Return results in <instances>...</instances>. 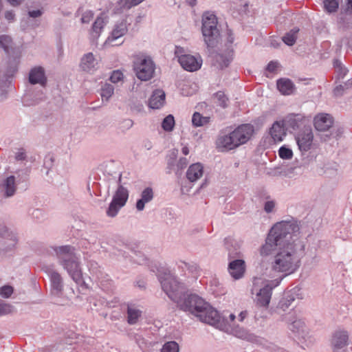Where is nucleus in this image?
<instances>
[{"instance_id": "nucleus-1", "label": "nucleus", "mask_w": 352, "mask_h": 352, "mask_svg": "<svg viewBox=\"0 0 352 352\" xmlns=\"http://www.w3.org/2000/svg\"><path fill=\"white\" fill-rule=\"evenodd\" d=\"M157 276L163 290L172 300L177 302L181 309L190 311L197 317L199 314L204 312L210 306L197 295L192 294L186 298L182 285L169 272L162 273L157 270Z\"/></svg>"}, {"instance_id": "nucleus-2", "label": "nucleus", "mask_w": 352, "mask_h": 352, "mask_svg": "<svg viewBox=\"0 0 352 352\" xmlns=\"http://www.w3.org/2000/svg\"><path fill=\"white\" fill-rule=\"evenodd\" d=\"M298 224L293 221H281L276 223L270 230L265 244L261 249L262 256H268L274 252L279 250L282 245H285L289 240L293 239L296 234L298 232Z\"/></svg>"}, {"instance_id": "nucleus-3", "label": "nucleus", "mask_w": 352, "mask_h": 352, "mask_svg": "<svg viewBox=\"0 0 352 352\" xmlns=\"http://www.w3.org/2000/svg\"><path fill=\"white\" fill-rule=\"evenodd\" d=\"M302 248V243L296 234V236H293V239L289 240L279 248L272 263V270L276 272H292L297 258V252Z\"/></svg>"}, {"instance_id": "nucleus-4", "label": "nucleus", "mask_w": 352, "mask_h": 352, "mask_svg": "<svg viewBox=\"0 0 352 352\" xmlns=\"http://www.w3.org/2000/svg\"><path fill=\"white\" fill-rule=\"evenodd\" d=\"M56 255L61 261L63 267L67 271L72 278L77 284L82 283V274L79 263L74 254V248L70 245H65L54 249Z\"/></svg>"}, {"instance_id": "nucleus-5", "label": "nucleus", "mask_w": 352, "mask_h": 352, "mask_svg": "<svg viewBox=\"0 0 352 352\" xmlns=\"http://www.w3.org/2000/svg\"><path fill=\"white\" fill-rule=\"evenodd\" d=\"M217 19L214 14L206 12L203 16L202 33L208 46L214 44V41L218 35L217 28Z\"/></svg>"}, {"instance_id": "nucleus-6", "label": "nucleus", "mask_w": 352, "mask_h": 352, "mask_svg": "<svg viewBox=\"0 0 352 352\" xmlns=\"http://www.w3.org/2000/svg\"><path fill=\"white\" fill-rule=\"evenodd\" d=\"M134 69L139 79L148 80L153 77L155 65L149 57L140 56L134 63Z\"/></svg>"}, {"instance_id": "nucleus-7", "label": "nucleus", "mask_w": 352, "mask_h": 352, "mask_svg": "<svg viewBox=\"0 0 352 352\" xmlns=\"http://www.w3.org/2000/svg\"><path fill=\"white\" fill-rule=\"evenodd\" d=\"M282 279L283 276H280L275 280H271L260 289L256 296V301L258 305L267 307L269 305L272 296V290L280 284Z\"/></svg>"}, {"instance_id": "nucleus-8", "label": "nucleus", "mask_w": 352, "mask_h": 352, "mask_svg": "<svg viewBox=\"0 0 352 352\" xmlns=\"http://www.w3.org/2000/svg\"><path fill=\"white\" fill-rule=\"evenodd\" d=\"M253 133L254 127L250 124H241L232 132L238 146L246 143Z\"/></svg>"}, {"instance_id": "nucleus-9", "label": "nucleus", "mask_w": 352, "mask_h": 352, "mask_svg": "<svg viewBox=\"0 0 352 352\" xmlns=\"http://www.w3.org/2000/svg\"><path fill=\"white\" fill-rule=\"evenodd\" d=\"M314 135L311 128H305L296 137V140L301 151H307L313 143Z\"/></svg>"}, {"instance_id": "nucleus-10", "label": "nucleus", "mask_w": 352, "mask_h": 352, "mask_svg": "<svg viewBox=\"0 0 352 352\" xmlns=\"http://www.w3.org/2000/svg\"><path fill=\"white\" fill-rule=\"evenodd\" d=\"M349 336L346 331H337L331 338V344L333 352H344L343 349L347 346Z\"/></svg>"}, {"instance_id": "nucleus-11", "label": "nucleus", "mask_w": 352, "mask_h": 352, "mask_svg": "<svg viewBox=\"0 0 352 352\" xmlns=\"http://www.w3.org/2000/svg\"><path fill=\"white\" fill-rule=\"evenodd\" d=\"M197 318H199L201 322L212 326H218L221 320V316L218 311L210 305L205 309L204 312L199 314Z\"/></svg>"}, {"instance_id": "nucleus-12", "label": "nucleus", "mask_w": 352, "mask_h": 352, "mask_svg": "<svg viewBox=\"0 0 352 352\" xmlns=\"http://www.w3.org/2000/svg\"><path fill=\"white\" fill-rule=\"evenodd\" d=\"M314 122L317 131H325L332 126L333 119L328 113H319L315 116Z\"/></svg>"}, {"instance_id": "nucleus-13", "label": "nucleus", "mask_w": 352, "mask_h": 352, "mask_svg": "<svg viewBox=\"0 0 352 352\" xmlns=\"http://www.w3.org/2000/svg\"><path fill=\"white\" fill-rule=\"evenodd\" d=\"M179 63L185 70L194 72L201 67V60L196 58L194 56L188 54L179 57Z\"/></svg>"}, {"instance_id": "nucleus-14", "label": "nucleus", "mask_w": 352, "mask_h": 352, "mask_svg": "<svg viewBox=\"0 0 352 352\" xmlns=\"http://www.w3.org/2000/svg\"><path fill=\"white\" fill-rule=\"evenodd\" d=\"M228 271L234 279L237 280L242 278L245 272V261L241 259L231 261L228 265Z\"/></svg>"}, {"instance_id": "nucleus-15", "label": "nucleus", "mask_w": 352, "mask_h": 352, "mask_svg": "<svg viewBox=\"0 0 352 352\" xmlns=\"http://www.w3.org/2000/svg\"><path fill=\"white\" fill-rule=\"evenodd\" d=\"M270 135L274 142H281L286 135V129L284 121H278L274 123L271 129Z\"/></svg>"}, {"instance_id": "nucleus-16", "label": "nucleus", "mask_w": 352, "mask_h": 352, "mask_svg": "<svg viewBox=\"0 0 352 352\" xmlns=\"http://www.w3.org/2000/svg\"><path fill=\"white\" fill-rule=\"evenodd\" d=\"M29 81L31 84H41L45 85L47 81L44 69L41 67H36L31 69L29 75Z\"/></svg>"}, {"instance_id": "nucleus-17", "label": "nucleus", "mask_w": 352, "mask_h": 352, "mask_svg": "<svg viewBox=\"0 0 352 352\" xmlns=\"http://www.w3.org/2000/svg\"><path fill=\"white\" fill-rule=\"evenodd\" d=\"M217 146L221 148L222 151L232 150L238 147L232 133L221 136L217 140Z\"/></svg>"}, {"instance_id": "nucleus-18", "label": "nucleus", "mask_w": 352, "mask_h": 352, "mask_svg": "<svg viewBox=\"0 0 352 352\" xmlns=\"http://www.w3.org/2000/svg\"><path fill=\"white\" fill-rule=\"evenodd\" d=\"M165 102V93L162 90L157 89L153 91L149 99L148 105L151 109H160Z\"/></svg>"}, {"instance_id": "nucleus-19", "label": "nucleus", "mask_w": 352, "mask_h": 352, "mask_svg": "<svg viewBox=\"0 0 352 352\" xmlns=\"http://www.w3.org/2000/svg\"><path fill=\"white\" fill-rule=\"evenodd\" d=\"M204 173V167L200 163L192 164L188 168L186 177L188 179L192 182L197 181L201 178Z\"/></svg>"}, {"instance_id": "nucleus-20", "label": "nucleus", "mask_w": 352, "mask_h": 352, "mask_svg": "<svg viewBox=\"0 0 352 352\" xmlns=\"http://www.w3.org/2000/svg\"><path fill=\"white\" fill-rule=\"evenodd\" d=\"M276 86L283 95H290L293 94L295 89L294 83L288 78H280L278 80Z\"/></svg>"}, {"instance_id": "nucleus-21", "label": "nucleus", "mask_w": 352, "mask_h": 352, "mask_svg": "<svg viewBox=\"0 0 352 352\" xmlns=\"http://www.w3.org/2000/svg\"><path fill=\"white\" fill-rule=\"evenodd\" d=\"M129 198V192L127 189L124 188L122 186H120L115 195L113 197L112 201L116 204H119L121 206H124Z\"/></svg>"}, {"instance_id": "nucleus-22", "label": "nucleus", "mask_w": 352, "mask_h": 352, "mask_svg": "<svg viewBox=\"0 0 352 352\" xmlns=\"http://www.w3.org/2000/svg\"><path fill=\"white\" fill-rule=\"evenodd\" d=\"M153 192L151 188H146L142 192V197L136 203V208L141 211L144 208L145 204L152 200Z\"/></svg>"}, {"instance_id": "nucleus-23", "label": "nucleus", "mask_w": 352, "mask_h": 352, "mask_svg": "<svg viewBox=\"0 0 352 352\" xmlns=\"http://www.w3.org/2000/svg\"><path fill=\"white\" fill-rule=\"evenodd\" d=\"M127 32L126 24L125 22L122 21L117 24L111 32V36L108 38L109 42H112L118 38L124 36Z\"/></svg>"}, {"instance_id": "nucleus-24", "label": "nucleus", "mask_w": 352, "mask_h": 352, "mask_svg": "<svg viewBox=\"0 0 352 352\" xmlns=\"http://www.w3.org/2000/svg\"><path fill=\"white\" fill-rule=\"evenodd\" d=\"M96 64V62L94 57L93 54L88 53L82 57L81 60L80 67L83 70L89 72L93 68H94Z\"/></svg>"}, {"instance_id": "nucleus-25", "label": "nucleus", "mask_w": 352, "mask_h": 352, "mask_svg": "<svg viewBox=\"0 0 352 352\" xmlns=\"http://www.w3.org/2000/svg\"><path fill=\"white\" fill-rule=\"evenodd\" d=\"M128 322L131 324H135L141 316V311L133 307H128L127 309Z\"/></svg>"}, {"instance_id": "nucleus-26", "label": "nucleus", "mask_w": 352, "mask_h": 352, "mask_svg": "<svg viewBox=\"0 0 352 352\" xmlns=\"http://www.w3.org/2000/svg\"><path fill=\"white\" fill-rule=\"evenodd\" d=\"M6 194L7 197L12 196L15 192V178L14 176L8 177L5 182Z\"/></svg>"}, {"instance_id": "nucleus-27", "label": "nucleus", "mask_w": 352, "mask_h": 352, "mask_svg": "<svg viewBox=\"0 0 352 352\" xmlns=\"http://www.w3.org/2000/svg\"><path fill=\"white\" fill-rule=\"evenodd\" d=\"M210 121L209 117H204L202 116L199 113L195 112L192 118V122L193 125L195 126H203L207 123H208Z\"/></svg>"}, {"instance_id": "nucleus-28", "label": "nucleus", "mask_w": 352, "mask_h": 352, "mask_svg": "<svg viewBox=\"0 0 352 352\" xmlns=\"http://www.w3.org/2000/svg\"><path fill=\"white\" fill-rule=\"evenodd\" d=\"M298 30V29L292 30L289 32L287 33L286 35L283 37V42L287 45H293L296 41Z\"/></svg>"}, {"instance_id": "nucleus-29", "label": "nucleus", "mask_w": 352, "mask_h": 352, "mask_svg": "<svg viewBox=\"0 0 352 352\" xmlns=\"http://www.w3.org/2000/svg\"><path fill=\"white\" fill-rule=\"evenodd\" d=\"M289 328L294 333L300 334L305 331V322L301 320H295L292 324H290Z\"/></svg>"}, {"instance_id": "nucleus-30", "label": "nucleus", "mask_w": 352, "mask_h": 352, "mask_svg": "<svg viewBox=\"0 0 352 352\" xmlns=\"http://www.w3.org/2000/svg\"><path fill=\"white\" fill-rule=\"evenodd\" d=\"M114 87L109 84H105L101 89V97L102 100H105L108 101V100L111 97L113 94Z\"/></svg>"}, {"instance_id": "nucleus-31", "label": "nucleus", "mask_w": 352, "mask_h": 352, "mask_svg": "<svg viewBox=\"0 0 352 352\" xmlns=\"http://www.w3.org/2000/svg\"><path fill=\"white\" fill-rule=\"evenodd\" d=\"M175 126V119L172 115L167 116L162 121V127L166 131H173Z\"/></svg>"}, {"instance_id": "nucleus-32", "label": "nucleus", "mask_w": 352, "mask_h": 352, "mask_svg": "<svg viewBox=\"0 0 352 352\" xmlns=\"http://www.w3.org/2000/svg\"><path fill=\"white\" fill-rule=\"evenodd\" d=\"M12 38L8 35L0 36V47L4 50L6 53H9L10 48L12 47Z\"/></svg>"}, {"instance_id": "nucleus-33", "label": "nucleus", "mask_w": 352, "mask_h": 352, "mask_svg": "<svg viewBox=\"0 0 352 352\" xmlns=\"http://www.w3.org/2000/svg\"><path fill=\"white\" fill-rule=\"evenodd\" d=\"M214 98L217 100L216 102L220 107L225 108L228 106V98L222 91H218L214 94Z\"/></svg>"}, {"instance_id": "nucleus-34", "label": "nucleus", "mask_w": 352, "mask_h": 352, "mask_svg": "<svg viewBox=\"0 0 352 352\" xmlns=\"http://www.w3.org/2000/svg\"><path fill=\"white\" fill-rule=\"evenodd\" d=\"M124 206H121L119 204H116L113 201H111L109 204V206L107 210V216L110 217H114L117 215L118 212Z\"/></svg>"}, {"instance_id": "nucleus-35", "label": "nucleus", "mask_w": 352, "mask_h": 352, "mask_svg": "<svg viewBox=\"0 0 352 352\" xmlns=\"http://www.w3.org/2000/svg\"><path fill=\"white\" fill-rule=\"evenodd\" d=\"M51 280L54 289L60 291L62 289V278L60 275L57 272H53L51 274Z\"/></svg>"}, {"instance_id": "nucleus-36", "label": "nucleus", "mask_w": 352, "mask_h": 352, "mask_svg": "<svg viewBox=\"0 0 352 352\" xmlns=\"http://www.w3.org/2000/svg\"><path fill=\"white\" fill-rule=\"evenodd\" d=\"M105 24V21L103 17L98 16L97 17L96 20L95 21L94 25H93V32L96 33V36H98L99 33L100 32L101 30L104 27Z\"/></svg>"}, {"instance_id": "nucleus-37", "label": "nucleus", "mask_w": 352, "mask_h": 352, "mask_svg": "<svg viewBox=\"0 0 352 352\" xmlns=\"http://www.w3.org/2000/svg\"><path fill=\"white\" fill-rule=\"evenodd\" d=\"M179 345L176 342H168L163 346L162 352H178Z\"/></svg>"}, {"instance_id": "nucleus-38", "label": "nucleus", "mask_w": 352, "mask_h": 352, "mask_svg": "<svg viewBox=\"0 0 352 352\" xmlns=\"http://www.w3.org/2000/svg\"><path fill=\"white\" fill-rule=\"evenodd\" d=\"M324 6L328 12H333L338 8V0H324Z\"/></svg>"}, {"instance_id": "nucleus-39", "label": "nucleus", "mask_w": 352, "mask_h": 352, "mask_svg": "<svg viewBox=\"0 0 352 352\" xmlns=\"http://www.w3.org/2000/svg\"><path fill=\"white\" fill-rule=\"evenodd\" d=\"M144 0H120L119 5L124 9H130L142 2Z\"/></svg>"}, {"instance_id": "nucleus-40", "label": "nucleus", "mask_w": 352, "mask_h": 352, "mask_svg": "<svg viewBox=\"0 0 352 352\" xmlns=\"http://www.w3.org/2000/svg\"><path fill=\"white\" fill-rule=\"evenodd\" d=\"M278 155L282 159L289 160L293 156V152L291 149L285 146H281L278 150Z\"/></svg>"}, {"instance_id": "nucleus-41", "label": "nucleus", "mask_w": 352, "mask_h": 352, "mask_svg": "<svg viewBox=\"0 0 352 352\" xmlns=\"http://www.w3.org/2000/svg\"><path fill=\"white\" fill-rule=\"evenodd\" d=\"M334 66L336 69V72L338 73V75L339 78H344V76L346 74L348 70L344 67L342 66L340 63L338 61H336L334 63Z\"/></svg>"}, {"instance_id": "nucleus-42", "label": "nucleus", "mask_w": 352, "mask_h": 352, "mask_svg": "<svg viewBox=\"0 0 352 352\" xmlns=\"http://www.w3.org/2000/svg\"><path fill=\"white\" fill-rule=\"evenodd\" d=\"M216 60L219 63L221 68L227 67L230 62V58H226L221 54H218L216 56Z\"/></svg>"}, {"instance_id": "nucleus-43", "label": "nucleus", "mask_w": 352, "mask_h": 352, "mask_svg": "<svg viewBox=\"0 0 352 352\" xmlns=\"http://www.w3.org/2000/svg\"><path fill=\"white\" fill-rule=\"evenodd\" d=\"M123 77V74L120 71L116 70L112 72L110 76V80L113 83H116L122 80Z\"/></svg>"}, {"instance_id": "nucleus-44", "label": "nucleus", "mask_w": 352, "mask_h": 352, "mask_svg": "<svg viewBox=\"0 0 352 352\" xmlns=\"http://www.w3.org/2000/svg\"><path fill=\"white\" fill-rule=\"evenodd\" d=\"M13 293V288L11 286L6 285L0 289V295L3 298L10 297Z\"/></svg>"}, {"instance_id": "nucleus-45", "label": "nucleus", "mask_w": 352, "mask_h": 352, "mask_svg": "<svg viewBox=\"0 0 352 352\" xmlns=\"http://www.w3.org/2000/svg\"><path fill=\"white\" fill-rule=\"evenodd\" d=\"M12 307L11 305L6 303H0V316L11 313Z\"/></svg>"}, {"instance_id": "nucleus-46", "label": "nucleus", "mask_w": 352, "mask_h": 352, "mask_svg": "<svg viewBox=\"0 0 352 352\" xmlns=\"http://www.w3.org/2000/svg\"><path fill=\"white\" fill-rule=\"evenodd\" d=\"M93 17H94L93 12L91 11H87L85 13H83L82 18H81V21L83 23H88L91 21V20L93 19Z\"/></svg>"}, {"instance_id": "nucleus-47", "label": "nucleus", "mask_w": 352, "mask_h": 352, "mask_svg": "<svg viewBox=\"0 0 352 352\" xmlns=\"http://www.w3.org/2000/svg\"><path fill=\"white\" fill-rule=\"evenodd\" d=\"M278 63L276 61H271L268 63L266 70L270 73H274L278 67Z\"/></svg>"}, {"instance_id": "nucleus-48", "label": "nucleus", "mask_w": 352, "mask_h": 352, "mask_svg": "<svg viewBox=\"0 0 352 352\" xmlns=\"http://www.w3.org/2000/svg\"><path fill=\"white\" fill-rule=\"evenodd\" d=\"M275 206V204L272 201H267L265 204V210L267 212H270L273 210Z\"/></svg>"}, {"instance_id": "nucleus-49", "label": "nucleus", "mask_w": 352, "mask_h": 352, "mask_svg": "<svg viewBox=\"0 0 352 352\" xmlns=\"http://www.w3.org/2000/svg\"><path fill=\"white\" fill-rule=\"evenodd\" d=\"M184 53V50L183 47H178V46H177L175 47V56L178 58L179 62V57L185 55Z\"/></svg>"}, {"instance_id": "nucleus-50", "label": "nucleus", "mask_w": 352, "mask_h": 352, "mask_svg": "<svg viewBox=\"0 0 352 352\" xmlns=\"http://www.w3.org/2000/svg\"><path fill=\"white\" fill-rule=\"evenodd\" d=\"M15 14L12 11H6L5 13V18L9 21L12 22L14 20Z\"/></svg>"}, {"instance_id": "nucleus-51", "label": "nucleus", "mask_w": 352, "mask_h": 352, "mask_svg": "<svg viewBox=\"0 0 352 352\" xmlns=\"http://www.w3.org/2000/svg\"><path fill=\"white\" fill-rule=\"evenodd\" d=\"M235 336L238 338L245 339L247 338V333L243 329H239L235 331Z\"/></svg>"}, {"instance_id": "nucleus-52", "label": "nucleus", "mask_w": 352, "mask_h": 352, "mask_svg": "<svg viewBox=\"0 0 352 352\" xmlns=\"http://www.w3.org/2000/svg\"><path fill=\"white\" fill-rule=\"evenodd\" d=\"M186 165H187V160L186 158H184V157L181 158L179 160V162H178V164H177L179 168H181V169H182L184 167H186Z\"/></svg>"}, {"instance_id": "nucleus-53", "label": "nucleus", "mask_w": 352, "mask_h": 352, "mask_svg": "<svg viewBox=\"0 0 352 352\" xmlns=\"http://www.w3.org/2000/svg\"><path fill=\"white\" fill-rule=\"evenodd\" d=\"M41 14H42V12L39 10H32V11L29 12L30 16L33 17V18L38 17L41 15Z\"/></svg>"}, {"instance_id": "nucleus-54", "label": "nucleus", "mask_w": 352, "mask_h": 352, "mask_svg": "<svg viewBox=\"0 0 352 352\" xmlns=\"http://www.w3.org/2000/svg\"><path fill=\"white\" fill-rule=\"evenodd\" d=\"M344 89V86L343 85H339L338 87H336L335 89H334V94L336 96H340L342 94V91H343Z\"/></svg>"}, {"instance_id": "nucleus-55", "label": "nucleus", "mask_w": 352, "mask_h": 352, "mask_svg": "<svg viewBox=\"0 0 352 352\" xmlns=\"http://www.w3.org/2000/svg\"><path fill=\"white\" fill-rule=\"evenodd\" d=\"M7 1L10 3V5L13 6H19L23 1V0H7Z\"/></svg>"}, {"instance_id": "nucleus-56", "label": "nucleus", "mask_w": 352, "mask_h": 352, "mask_svg": "<svg viewBox=\"0 0 352 352\" xmlns=\"http://www.w3.org/2000/svg\"><path fill=\"white\" fill-rule=\"evenodd\" d=\"M25 157V154L24 152H18L16 155V159L17 160H23Z\"/></svg>"}, {"instance_id": "nucleus-57", "label": "nucleus", "mask_w": 352, "mask_h": 352, "mask_svg": "<svg viewBox=\"0 0 352 352\" xmlns=\"http://www.w3.org/2000/svg\"><path fill=\"white\" fill-rule=\"evenodd\" d=\"M1 230H2V232L0 233V235H1L3 237L9 236L10 235L8 233V230L6 227L2 226Z\"/></svg>"}, {"instance_id": "nucleus-58", "label": "nucleus", "mask_w": 352, "mask_h": 352, "mask_svg": "<svg viewBox=\"0 0 352 352\" xmlns=\"http://www.w3.org/2000/svg\"><path fill=\"white\" fill-rule=\"evenodd\" d=\"M184 265L185 266L188 268V270L190 272H193L194 270H197V266L196 265H189L188 264L184 263Z\"/></svg>"}, {"instance_id": "nucleus-59", "label": "nucleus", "mask_w": 352, "mask_h": 352, "mask_svg": "<svg viewBox=\"0 0 352 352\" xmlns=\"http://www.w3.org/2000/svg\"><path fill=\"white\" fill-rule=\"evenodd\" d=\"M247 316V311H241L239 316V320L243 321L244 318Z\"/></svg>"}, {"instance_id": "nucleus-60", "label": "nucleus", "mask_w": 352, "mask_h": 352, "mask_svg": "<svg viewBox=\"0 0 352 352\" xmlns=\"http://www.w3.org/2000/svg\"><path fill=\"white\" fill-rule=\"evenodd\" d=\"M182 153L185 155H187L189 153V149L187 146H184L182 148Z\"/></svg>"}, {"instance_id": "nucleus-61", "label": "nucleus", "mask_w": 352, "mask_h": 352, "mask_svg": "<svg viewBox=\"0 0 352 352\" xmlns=\"http://www.w3.org/2000/svg\"><path fill=\"white\" fill-rule=\"evenodd\" d=\"M125 123L127 127H131L133 125V122L131 120H125Z\"/></svg>"}, {"instance_id": "nucleus-62", "label": "nucleus", "mask_w": 352, "mask_h": 352, "mask_svg": "<svg viewBox=\"0 0 352 352\" xmlns=\"http://www.w3.org/2000/svg\"><path fill=\"white\" fill-rule=\"evenodd\" d=\"M188 3L191 6H194L195 4H196V2L197 1L196 0H188Z\"/></svg>"}, {"instance_id": "nucleus-63", "label": "nucleus", "mask_w": 352, "mask_h": 352, "mask_svg": "<svg viewBox=\"0 0 352 352\" xmlns=\"http://www.w3.org/2000/svg\"><path fill=\"white\" fill-rule=\"evenodd\" d=\"M229 317L231 321H233L235 318V316L233 314H231Z\"/></svg>"}, {"instance_id": "nucleus-64", "label": "nucleus", "mask_w": 352, "mask_h": 352, "mask_svg": "<svg viewBox=\"0 0 352 352\" xmlns=\"http://www.w3.org/2000/svg\"><path fill=\"white\" fill-rule=\"evenodd\" d=\"M348 4L349 7L352 9V0H348Z\"/></svg>"}]
</instances>
